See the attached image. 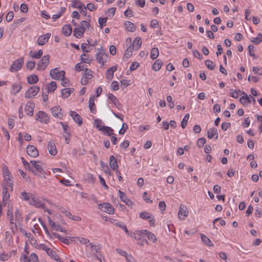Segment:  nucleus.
<instances>
[{"mask_svg": "<svg viewBox=\"0 0 262 262\" xmlns=\"http://www.w3.org/2000/svg\"><path fill=\"white\" fill-rule=\"evenodd\" d=\"M189 114H186L185 115V116L184 117V118L182 121V122H181V126L183 128H184L186 127V126L187 124V122L189 119Z\"/></svg>", "mask_w": 262, "mask_h": 262, "instance_id": "nucleus-51", "label": "nucleus"}, {"mask_svg": "<svg viewBox=\"0 0 262 262\" xmlns=\"http://www.w3.org/2000/svg\"><path fill=\"white\" fill-rule=\"evenodd\" d=\"M61 108L59 106H55L51 108V112L53 116L57 118H60L62 116L61 113Z\"/></svg>", "mask_w": 262, "mask_h": 262, "instance_id": "nucleus-22", "label": "nucleus"}, {"mask_svg": "<svg viewBox=\"0 0 262 262\" xmlns=\"http://www.w3.org/2000/svg\"><path fill=\"white\" fill-rule=\"evenodd\" d=\"M108 98L109 99L114 103V104L116 106L118 107L119 105H120V103L118 101L117 97L114 95L113 94L109 93L108 94Z\"/></svg>", "mask_w": 262, "mask_h": 262, "instance_id": "nucleus-36", "label": "nucleus"}, {"mask_svg": "<svg viewBox=\"0 0 262 262\" xmlns=\"http://www.w3.org/2000/svg\"><path fill=\"white\" fill-rule=\"evenodd\" d=\"M24 62L23 57L15 60L10 67V71L11 72H17L21 69Z\"/></svg>", "mask_w": 262, "mask_h": 262, "instance_id": "nucleus-1", "label": "nucleus"}, {"mask_svg": "<svg viewBox=\"0 0 262 262\" xmlns=\"http://www.w3.org/2000/svg\"><path fill=\"white\" fill-rule=\"evenodd\" d=\"M141 45L142 41L141 38L139 37H137L135 38L133 43L129 46V47H131L132 49L137 50L141 47Z\"/></svg>", "mask_w": 262, "mask_h": 262, "instance_id": "nucleus-20", "label": "nucleus"}, {"mask_svg": "<svg viewBox=\"0 0 262 262\" xmlns=\"http://www.w3.org/2000/svg\"><path fill=\"white\" fill-rule=\"evenodd\" d=\"M48 148L49 153L53 156H55L57 154V149L54 141L52 140H50L48 143Z\"/></svg>", "mask_w": 262, "mask_h": 262, "instance_id": "nucleus-16", "label": "nucleus"}, {"mask_svg": "<svg viewBox=\"0 0 262 262\" xmlns=\"http://www.w3.org/2000/svg\"><path fill=\"white\" fill-rule=\"evenodd\" d=\"M27 81L29 84H35L38 81V78L37 75L32 74L28 77Z\"/></svg>", "mask_w": 262, "mask_h": 262, "instance_id": "nucleus-38", "label": "nucleus"}, {"mask_svg": "<svg viewBox=\"0 0 262 262\" xmlns=\"http://www.w3.org/2000/svg\"><path fill=\"white\" fill-rule=\"evenodd\" d=\"M201 239L202 242L206 245L208 246H212L213 245L212 243L211 242L210 239L207 237L206 235L202 234L201 235Z\"/></svg>", "mask_w": 262, "mask_h": 262, "instance_id": "nucleus-42", "label": "nucleus"}, {"mask_svg": "<svg viewBox=\"0 0 262 262\" xmlns=\"http://www.w3.org/2000/svg\"><path fill=\"white\" fill-rule=\"evenodd\" d=\"M35 66V61H29L26 63L27 68L30 70H33Z\"/></svg>", "mask_w": 262, "mask_h": 262, "instance_id": "nucleus-60", "label": "nucleus"}, {"mask_svg": "<svg viewBox=\"0 0 262 262\" xmlns=\"http://www.w3.org/2000/svg\"><path fill=\"white\" fill-rule=\"evenodd\" d=\"M251 41L255 45L260 43L262 41V34L258 33L256 37L252 39Z\"/></svg>", "mask_w": 262, "mask_h": 262, "instance_id": "nucleus-43", "label": "nucleus"}, {"mask_svg": "<svg viewBox=\"0 0 262 262\" xmlns=\"http://www.w3.org/2000/svg\"><path fill=\"white\" fill-rule=\"evenodd\" d=\"M80 58L81 62L86 63H90L93 60L92 57L90 55L85 53L81 55Z\"/></svg>", "mask_w": 262, "mask_h": 262, "instance_id": "nucleus-28", "label": "nucleus"}, {"mask_svg": "<svg viewBox=\"0 0 262 262\" xmlns=\"http://www.w3.org/2000/svg\"><path fill=\"white\" fill-rule=\"evenodd\" d=\"M252 71L256 74L262 75V68L258 67H253L252 68Z\"/></svg>", "mask_w": 262, "mask_h": 262, "instance_id": "nucleus-59", "label": "nucleus"}, {"mask_svg": "<svg viewBox=\"0 0 262 262\" xmlns=\"http://www.w3.org/2000/svg\"><path fill=\"white\" fill-rule=\"evenodd\" d=\"M47 254L52 258L55 259L56 261H60V258L59 256L57 255L55 251L53 250L51 248L48 249V251L47 252Z\"/></svg>", "mask_w": 262, "mask_h": 262, "instance_id": "nucleus-35", "label": "nucleus"}, {"mask_svg": "<svg viewBox=\"0 0 262 262\" xmlns=\"http://www.w3.org/2000/svg\"><path fill=\"white\" fill-rule=\"evenodd\" d=\"M56 236L62 243L67 245L69 244L70 242L68 238L64 237L59 234H56Z\"/></svg>", "mask_w": 262, "mask_h": 262, "instance_id": "nucleus-50", "label": "nucleus"}, {"mask_svg": "<svg viewBox=\"0 0 262 262\" xmlns=\"http://www.w3.org/2000/svg\"><path fill=\"white\" fill-rule=\"evenodd\" d=\"M100 130L103 132L104 134H107L108 136H112L113 135V129L107 126H103L101 128H100Z\"/></svg>", "mask_w": 262, "mask_h": 262, "instance_id": "nucleus-31", "label": "nucleus"}, {"mask_svg": "<svg viewBox=\"0 0 262 262\" xmlns=\"http://www.w3.org/2000/svg\"><path fill=\"white\" fill-rule=\"evenodd\" d=\"M124 26L126 28V29L129 32H134L136 30V27L135 25L129 21H126L124 23Z\"/></svg>", "mask_w": 262, "mask_h": 262, "instance_id": "nucleus-32", "label": "nucleus"}, {"mask_svg": "<svg viewBox=\"0 0 262 262\" xmlns=\"http://www.w3.org/2000/svg\"><path fill=\"white\" fill-rule=\"evenodd\" d=\"M9 191V190H7V188H3V201L4 203L9 199L10 195L8 193Z\"/></svg>", "mask_w": 262, "mask_h": 262, "instance_id": "nucleus-46", "label": "nucleus"}, {"mask_svg": "<svg viewBox=\"0 0 262 262\" xmlns=\"http://www.w3.org/2000/svg\"><path fill=\"white\" fill-rule=\"evenodd\" d=\"M14 17V13L12 11H10L6 16V20L7 22H10Z\"/></svg>", "mask_w": 262, "mask_h": 262, "instance_id": "nucleus-58", "label": "nucleus"}, {"mask_svg": "<svg viewBox=\"0 0 262 262\" xmlns=\"http://www.w3.org/2000/svg\"><path fill=\"white\" fill-rule=\"evenodd\" d=\"M21 89V86L20 84L14 83L12 85L11 93L13 95H16L18 93Z\"/></svg>", "mask_w": 262, "mask_h": 262, "instance_id": "nucleus-39", "label": "nucleus"}, {"mask_svg": "<svg viewBox=\"0 0 262 262\" xmlns=\"http://www.w3.org/2000/svg\"><path fill=\"white\" fill-rule=\"evenodd\" d=\"M57 88L56 83L55 81H51L48 85V92H54Z\"/></svg>", "mask_w": 262, "mask_h": 262, "instance_id": "nucleus-45", "label": "nucleus"}, {"mask_svg": "<svg viewBox=\"0 0 262 262\" xmlns=\"http://www.w3.org/2000/svg\"><path fill=\"white\" fill-rule=\"evenodd\" d=\"M206 139L204 138H201L198 139L197 145L199 147H202L206 143Z\"/></svg>", "mask_w": 262, "mask_h": 262, "instance_id": "nucleus-64", "label": "nucleus"}, {"mask_svg": "<svg viewBox=\"0 0 262 262\" xmlns=\"http://www.w3.org/2000/svg\"><path fill=\"white\" fill-rule=\"evenodd\" d=\"M85 69H86V68H85L84 65L81 64V63H78L75 66V70L77 72L81 71L83 70L84 69L85 70Z\"/></svg>", "mask_w": 262, "mask_h": 262, "instance_id": "nucleus-57", "label": "nucleus"}, {"mask_svg": "<svg viewBox=\"0 0 262 262\" xmlns=\"http://www.w3.org/2000/svg\"><path fill=\"white\" fill-rule=\"evenodd\" d=\"M30 204L33 205L37 208H44V204L42 202L39 200L37 198L35 197L34 195L33 196V198H32L31 202H30Z\"/></svg>", "mask_w": 262, "mask_h": 262, "instance_id": "nucleus-17", "label": "nucleus"}, {"mask_svg": "<svg viewBox=\"0 0 262 262\" xmlns=\"http://www.w3.org/2000/svg\"><path fill=\"white\" fill-rule=\"evenodd\" d=\"M205 65L210 70H213L215 66V64L210 60H206L205 61Z\"/></svg>", "mask_w": 262, "mask_h": 262, "instance_id": "nucleus-53", "label": "nucleus"}, {"mask_svg": "<svg viewBox=\"0 0 262 262\" xmlns=\"http://www.w3.org/2000/svg\"><path fill=\"white\" fill-rule=\"evenodd\" d=\"M139 216L141 219L143 220H147L149 219V223L151 224L154 225L155 222V220L154 217H151V214L146 211L142 212L140 213Z\"/></svg>", "mask_w": 262, "mask_h": 262, "instance_id": "nucleus-13", "label": "nucleus"}, {"mask_svg": "<svg viewBox=\"0 0 262 262\" xmlns=\"http://www.w3.org/2000/svg\"><path fill=\"white\" fill-rule=\"evenodd\" d=\"M215 139L218 138V133L216 128H209L207 131V137L209 139H212L213 136H215Z\"/></svg>", "mask_w": 262, "mask_h": 262, "instance_id": "nucleus-24", "label": "nucleus"}, {"mask_svg": "<svg viewBox=\"0 0 262 262\" xmlns=\"http://www.w3.org/2000/svg\"><path fill=\"white\" fill-rule=\"evenodd\" d=\"M34 108V104L33 103L31 102L27 103L25 108L26 113L30 116H32L33 115Z\"/></svg>", "mask_w": 262, "mask_h": 262, "instance_id": "nucleus-15", "label": "nucleus"}, {"mask_svg": "<svg viewBox=\"0 0 262 262\" xmlns=\"http://www.w3.org/2000/svg\"><path fill=\"white\" fill-rule=\"evenodd\" d=\"M74 91V89L72 88H66L61 90V95L63 98H68L70 94Z\"/></svg>", "mask_w": 262, "mask_h": 262, "instance_id": "nucleus-33", "label": "nucleus"}, {"mask_svg": "<svg viewBox=\"0 0 262 262\" xmlns=\"http://www.w3.org/2000/svg\"><path fill=\"white\" fill-rule=\"evenodd\" d=\"M39 88L37 86H32L30 87L25 94V97L27 98H30L36 96L39 91Z\"/></svg>", "mask_w": 262, "mask_h": 262, "instance_id": "nucleus-8", "label": "nucleus"}, {"mask_svg": "<svg viewBox=\"0 0 262 262\" xmlns=\"http://www.w3.org/2000/svg\"><path fill=\"white\" fill-rule=\"evenodd\" d=\"M65 10V8H61L60 10L57 13L54 14L52 16V18L54 19V20H55L57 18H59L63 13Z\"/></svg>", "mask_w": 262, "mask_h": 262, "instance_id": "nucleus-48", "label": "nucleus"}, {"mask_svg": "<svg viewBox=\"0 0 262 262\" xmlns=\"http://www.w3.org/2000/svg\"><path fill=\"white\" fill-rule=\"evenodd\" d=\"M84 33L83 30L81 27H77L74 29L73 35L77 38H81Z\"/></svg>", "mask_w": 262, "mask_h": 262, "instance_id": "nucleus-23", "label": "nucleus"}, {"mask_svg": "<svg viewBox=\"0 0 262 262\" xmlns=\"http://www.w3.org/2000/svg\"><path fill=\"white\" fill-rule=\"evenodd\" d=\"M62 33L66 36H70L72 32V28L70 25H64L62 28Z\"/></svg>", "mask_w": 262, "mask_h": 262, "instance_id": "nucleus-27", "label": "nucleus"}, {"mask_svg": "<svg viewBox=\"0 0 262 262\" xmlns=\"http://www.w3.org/2000/svg\"><path fill=\"white\" fill-rule=\"evenodd\" d=\"M49 55L43 56L38 62L37 69L39 71L44 70L49 63Z\"/></svg>", "mask_w": 262, "mask_h": 262, "instance_id": "nucleus-2", "label": "nucleus"}, {"mask_svg": "<svg viewBox=\"0 0 262 262\" xmlns=\"http://www.w3.org/2000/svg\"><path fill=\"white\" fill-rule=\"evenodd\" d=\"M72 6L80 10L84 6L80 1H74L72 2Z\"/></svg>", "mask_w": 262, "mask_h": 262, "instance_id": "nucleus-54", "label": "nucleus"}, {"mask_svg": "<svg viewBox=\"0 0 262 262\" xmlns=\"http://www.w3.org/2000/svg\"><path fill=\"white\" fill-rule=\"evenodd\" d=\"M20 260L21 262H30V259L27 254H22L20 256Z\"/></svg>", "mask_w": 262, "mask_h": 262, "instance_id": "nucleus-62", "label": "nucleus"}, {"mask_svg": "<svg viewBox=\"0 0 262 262\" xmlns=\"http://www.w3.org/2000/svg\"><path fill=\"white\" fill-rule=\"evenodd\" d=\"M65 72L63 71H58L57 69H52L50 71V76L53 79L60 80L64 78Z\"/></svg>", "mask_w": 262, "mask_h": 262, "instance_id": "nucleus-5", "label": "nucleus"}, {"mask_svg": "<svg viewBox=\"0 0 262 262\" xmlns=\"http://www.w3.org/2000/svg\"><path fill=\"white\" fill-rule=\"evenodd\" d=\"M36 116V120H38L42 123L47 124L49 121V117L43 111H39Z\"/></svg>", "mask_w": 262, "mask_h": 262, "instance_id": "nucleus-6", "label": "nucleus"}, {"mask_svg": "<svg viewBox=\"0 0 262 262\" xmlns=\"http://www.w3.org/2000/svg\"><path fill=\"white\" fill-rule=\"evenodd\" d=\"M118 192L120 199L122 202L125 203L128 206L132 205V202L127 198L126 194L124 192L121 191L120 190H119Z\"/></svg>", "mask_w": 262, "mask_h": 262, "instance_id": "nucleus-14", "label": "nucleus"}, {"mask_svg": "<svg viewBox=\"0 0 262 262\" xmlns=\"http://www.w3.org/2000/svg\"><path fill=\"white\" fill-rule=\"evenodd\" d=\"M187 215L188 211L187 208L185 206L181 205L178 212L179 217L184 220Z\"/></svg>", "mask_w": 262, "mask_h": 262, "instance_id": "nucleus-18", "label": "nucleus"}, {"mask_svg": "<svg viewBox=\"0 0 262 262\" xmlns=\"http://www.w3.org/2000/svg\"><path fill=\"white\" fill-rule=\"evenodd\" d=\"M70 115L73 118V120L76 122L79 126L82 124V118L76 112L71 111Z\"/></svg>", "mask_w": 262, "mask_h": 262, "instance_id": "nucleus-10", "label": "nucleus"}, {"mask_svg": "<svg viewBox=\"0 0 262 262\" xmlns=\"http://www.w3.org/2000/svg\"><path fill=\"white\" fill-rule=\"evenodd\" d=\"M49 225L51 227L56 231H59L61 232H66V230L65 229L63 228L59 225H57L56 223L52 221L50 217H48Z\"/></svg>", "mask_w": 262, "mask_h": 262, "instance_id": "nucleus-11", "label": "nucleus"}, {"mask_svg": "<svg viewBox=\"0 0 262 262\" xmlns=\"http://www.w3.org/2000/svg\"><path fill=\"white\" fill-rule=\"evenodd\" d=\"M162 64V61L158 59L155 61L152 66V68L154 71H158L161 69Z\"/></svg>", "mask_w": 262, "mask_h": 262, "instance_id": "nucleus-37", "label": "nucleus"}, {"mask_svg": "<svg viewBox=\"0 0 262 262\" xmlns=\"http://www.w3.org/2000/svg\"><path fill=\"white\" fill-rule=\"evenodd\" d=\"M12 206L8 205L7 215V218L10 222L14 221L13 213V211H12Z\"/></svg>", "mask_w": 262, "mask_h": 262, "instance_id": "nucleus-41", "label": "nucleus"}, {"mask_svg": "<svg viewBox=\"0 0 262 262\" xmlns=\"http://www.w3.org/2000/svg\"><path fill=\"white\" fill-rule=\"evenodd\" d=\"M159 51L158 48H153L150 51V58L152 59H156L159 56Z\"/></svg>", "mask_w": 262, "mask_h": 262, "instance_id": "nucleus-40", "label": "nucleus"}, {"mask_svg": "<svg viewBox=\"0 0 262 262\" xmlns=\"http://www.w3.org/2000/svg\"><path fill=\"white\" fill-rule=\"evenodd\" d=\"M51 37L50 33H46L43 35L40 36L37 39V42L39 45H43L46 44Z\"/></svg>", "mask_w": 262, "mask_h": 262, "instance_id": "nucleus-12", "label": "nucleus"}, {"mask_svg": "<svg viewBox=\"0 0 262 262\" xmlns=\"http://www.w3.org/2000/svg\"><path fill=\"white\" fill-rule=\"evenodd\" d=\"M27 152L29 156L33 158L37 157L39 155L38 151L34 145H32L27 146Z\"/></svg>", "mask_w": 262, "mask_h": 262, "instance_id": "nucleus-9", "label": "nucleus"}, {"mask_svg": "<svg viewBox=\"0 0 262 262\" xmlns=\"http://www.w3.org/2000/svg\"><path fill=\"white\" fill-rule=\"evenodd\" d=\"M89 105L91 112L93 114L96 113V107L94 103V96H92L89 101Z\"/></svg>", "mask_w": 262, "mask_h": 262, "instance_id": "nucleus-26", "label": "nucleus"}, {"mask_svg": "<svg viewBox=\"0 0 262 262\" xmlns=\"http://www.w3.org/2000/svg\"><path fill=\"white\" fill-rule=\"evenodd\" d=\"M85 179L90 183H94L95 182V178L93 175L90 173H88L86 175Z\"/></svg>", "mask_w": 262, "mask_h": 262, "instance_id": "nucleus-63", "label": "nucleus"}, {"mask_svg": "<svg viewBox=\"0 0 262 262\" xmlns=\"http://www.w3.org/2000/svg\"><path fill=\"white\" fill-rule=\"evenodd\" d=\"M3 188H7V190L12 191L13 184L12 181L4 182Z\"/></svg>", "mask_w": 262, "mask_h": 262, "instance_id": "nucleus-44", "label": "nucleus"}, {"mask_svg": "<svg viewBox=\"0 0 262 262\" xmlns=\"http://www.w3.org/2000/svg\"><path fill=\"white\" fill-rule=\"evenodd\" d=\"M81 26L80 27L84 30V31L86 30V29H89V28L90 27V25L89 22L87 21L83 20L81 21Z\"/></svg>", "mask_w": 262, "mask_h": 262, "instance_id": "nucleus-56", "label": "nucleus"}, {"mask_svg": "<svg viewBox=\"0 0 262 262\" xmlns=\"http://www.w3.org/2000/svg\"><path fill=\"white\" fill-rule=\"evenodd\" d=\"M98 208L104 212L112 214L114 212L113 206L108 203H104L98 205Z\"/></svg>", "mask_w": 262, "mask_h": 262, "instance_id": "nucleus-4", "label": "nucleus"}, {"mask_svg": "<svg viewBox=\"0 0 262 262\" xmlns=\"http://www.w3.org/2000/svg\"><path fill=\"white\" fill-rule=\"evenodd\" d=\"M43 52L41 50H39L37 52H34L31 55V57L34 58L39 59L42 55Z\"/></svg>", "mask_w": 262, "mask_h": 262, "instance_id": "nucleus-52", "label": "nucleus"}, {"mask_svg": "<svg viewBox=\"0 0 262 262\" xmlns=\"http://www.w3.org/2000/svg\"><path fill=\"white\" fill-rule=\"evenodd\" d=\"M34 195L30 193H27L26 192H22L20 193V198L25 201H27L30 204L32 198H33Z\"/></svg>", "mask_w": 262, "mask_h": 262, "instance_id": "nucleus-25", "label": "nucleus"}, {"mask_svg": "<svg viewBox=\"0 0 262 262\" xmlns=\"http://www.w3.org/2000/svg\"><path fill=\"white\" fill-rule=\"evenodd\" d=\"M109 164L111 168L113 170L118 169V165L117 161L114 156H111L109 159Z\"/></svg>", "mask_w": 262, "mask_h": 262, "instance_id": "nucleus-19", "label": "nucleus"}, {"mask_svg": "<svg viewBox=\"0 0 262 262\" xmlns=\"http://www.w3.org/2000/svg\"><path fill=\"white\" fill-rule=\"evenodd\" d=\"M93 71L90 69H85L84 73L81 79V83L82 85H86L89 80H91L93 77Z\"/></svg>", "mask_w": 262, "mask_h": 262, "instance_id": "nucleus-3", "label": "nucleus"}, {"mask_svg": "<svg viewBox=\"0 0 262 262\" xmlns=\"http://www.w3.org/2000/svg\"><path fill=\"white\" fill-rule=\"evenodd\" d=\"M32 165L33 166V169L35 170V172L37 173V176L39 174H42L44 172V170L42 168V165L40 161H36L35 160H32L30 161Z\"/></svg>", "mask_w": 262, "mask_h": 262, "instance_id": "nucleus-7", "label": "nucleus"}, {"mask_svg": "<svg viewBox=\"0 0 262 262\" xmlns=\"http://www.w3.org/2000/svg\"><path fill=\"white\" fill-rule=\"evenodd\" d=\"M100 164H101V167L104 169L105 172L106 173H108L110 175H111L110 169L109 167H108L107 165L105 164L104 162H103L102 161L100 162Z\"/></svg>", "mask_w": 262, "mask_h": 262, "instance_id": "nucleus-55", "label": "nucleus"}, {"mask_svg": "<svg viewBox=\"0 0 262 262\" xmlns=\"http://www.w3.org/2000/svg\"><path fill=\"white\" fill-rule=\"evenodd\" d=\"M134 49H132L131 47H129L125 51L124 58L128 59L132 55V52Z\"/></svg>", "mask_w": 262, "mask_h": 262, "instance_id": "nucleus-49", "label": "nucleus"}, {"mask_svg": "<svg viewBox=\"0 0 262 262\" xmlns=\"http://www.w3.org/2000/svg\"><path fill=\"white\" fill-rule=\"evenodd\" d=\"M242 94L244 95V96L239 98V101L244 106H248L249 104V99L248 98V95L244 92H243Z\"/></svg>", "mask_w": 262, "mask_h": 262, "instance_id": "nucleus-30", "label": "nucleus"}, {"mask_svg": "<svg viewBox=\"0 0 262 262\" xmlns=\"http://www.w3.org/2000/svg\"><path fill=\"white\" fill-rule=\"evenodd\" d=\"M115 225L117 226V227H119L120 228H121V229H122L127 234H128V231L127 230V228L126 226V225L122 223V222H117L115 223Z\"/></svg>", "mask_w": 262, "mask_h": 262, "instance_id": "nucleus-47", "label": "nucleus"}, {"mask_svg": "<svg viewBox=\"0 0 262 262\" xmlns=\"http://www.w3.org/2000/svg\"><path fill=\"white\" fill-rule=\"evenodd\" d=\"M143 234L144 233L145 235H146L148 239L152 241L153 243L157 241V237L156 235L152 232L146 230H143Z\"/></svg>", "mask_w": 262, "mask_h": 262, "instance_id": "nucleus-34", "label": "nucleus"}, {"mask_svg": "<svg viewBox=\"0 0 262 262\" xmlns=\"http://www.w3.org/2000/svg\"><path fill=\"white\" fill-rule=\"evenodd\" d=\"M107 18L106 17L101 18L100 17L98 19V23L101 28H102L104 25H105L107 21Z\"/></svg>", "mask_w": 262, "mask_h": 262, "instance_id": "nucleus-61", "label": "nucleus"}, {"mask_svg": "<svg viewBox=\"0 0 262 262\" xmlns=\"http://www.w3.org/2000/svg\"><path fill=\"white\" fill-rule=\"evenodd\" d=\"M16 253V251L12 250V251L9 252V253H2L0 254V260L4 261L8 260L12 256V254L15 255Z\"/></svg>", "mask_w": 262, "mask_h": 262, "instance_id": "nucleus-21", "label": "nucleus"}, {"mask_svg": "<svg viewBox=\"0 0 262 262\" xmlns=\"http://www.w3.org/2000/svg\"><path fill=\"white\" fill-rule=\"evenodd\" d=\"M96 59L98 62L101 64L102 66L104 64V62L105 61V59L106 58V55L105 54H102L101 53H97Z\"/></svg>", "mask_w": 262, "mask_h": 262, "instance_id": "nucleus-29", "label": "nucleus"}]
</instances>
